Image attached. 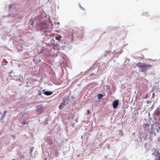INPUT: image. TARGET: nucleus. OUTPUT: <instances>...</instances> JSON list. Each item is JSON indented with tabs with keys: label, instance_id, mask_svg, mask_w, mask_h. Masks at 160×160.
Listing matches in <instances>:
<instances>
[{
	"label": "nucleus",
	"instance_id": "18",
	"mask_svg": "<svg viewBox=\"0 0 160 160\" xmlns=\"http://www.w3.org/2000/svg\"><path fill=\"white\" fill-rule=\"evenodd\" d=\"M33 23H34V22H33V21H32V25H33Z\"/></svg>",
	"mask_w": 160,
	"mask_h": 160
},
{
	"label": "nucleus",
	"instance_id": "13",
	"mask_svg": "<svg viewBox=\"0 0 160 160\" xmlns=\"http://www.w3.org/2000/svg\"><path fill=\"white\" fill-rule=\"evenodd\" d=\"M87 114L88 115V114H90V111L89 110H87Z\"/></svg>",
	"mask_w": 160,
	"mask_h": 160
},
{
	"label": "nucleus",
	"instance_id": "1",
	"mask_svg": "<svg viewBox=\"0 0 160 160\" xmlns=\"http://www.w3.org/2000/svg\"><path fill=\"white\" fill-rule=\"evenodd\" d=\"M137 66L140 68V70L141 72L146 71L152 66L151 65L149 64L140 62L138 63L137 64Z\"/></svg>",
	"mask_w": 160,
	"mask_h": 160
},
{
	"label": "nucleus",
	"instance_id": "12",
	"mask_svg": "<svg viewBox=\"0 0 160 160\" xmlns=\"http://www.w3.org/2000/svg\"><path fill=\"white\" fill-rule=\"evenodd\" d=\"M59 108L60 109H61L63 108V106L61 104L59 106Z\"/></svg>",
	"mask_w": 160,
	"mask_h": 160
},
{
	"label": "nucleus",
	"instance_id": "15",
	"mask_svg": "<svg viewBox=\"0 0 160 160\" xmlns=\"http://www.w3.org/2000/svg\"><path fill=\"white\" fill-rule=\"evenodd\" d=\"M78 118H76L75 119V121L76 122H78Z\"/></svg>",
	"mask_w": 160,
	"mask_h": 160
},
{
	"label": "nucleus",
	"instance_id": "6",
	"mask_svg": "<svg viewBox=\"0 0 160 160\" xmlns=\"http://www.w3.org/2000/svg\"><path fill=\"white\" fill-rule=\"evenodd\" d=\"M144 129L145 131L148 132L149 130V125L148 124H145L144 126Z\"/></svg>",
	"mask_w": 160,
	"mask_h": 160
},
{
	"label": "nucleus",
	"instance_id": "14",
	"mask_svg": "<svg viewBox=\"0 0 160 160\" xmlns=\"http://www.w3.org/2000/svg\"><path fill=\"white\" fill-rule=\"evenodd\" d=\"M148 94H147V95L145 96L144 97V98L146 99L148 97Z\"/></svg>",
	"mask_w": 160,
	"mask_h": 160
},
{
	"label": "nucleus",
	"instance_id": "20",
	"mask_svg": "<svg viewBox=\"0 0 160 160\" xmlns=\"http://www.w3.org/2000/svg\"><path fill=\"white\" fill-rule=\"evenodd\" d=\"M41 94V93H40L39 94V95H40Z\"/></svg>",
	"mask_w": 160,
	"mask_h": 160
},
{
	"label": "nucleus",
	"instance_id": "3",
	"mask_svg": "<svg viewBox=\"0 0 160 160\" xmlns=\"http://www.w3.org/2000/svg\"><path fill=\"white\" fill-rule=\"evenodd\" d=\"M44 110V108L39 106L37 107V109L36 110V112L38 114H41Z\"/></svg>",
	"mask_w": 160,
	"mask_h": 160
},
{
	"label": "nucleus",
	"instance_id": "8",
	"mask_svg": "<svg viewBox=\"0 0 160 160\" xmlns=\"http://www.w3.org/2000/svg\"><path fill=\"white\" fill-rule=\"evenodd\" d=\"M61 38H62V37L60 35H58L55 37V39L58 41L61 40Z\"/></svg>",
	"mask_w": 160,
	"mask_h": 160
},
{
	"label": "nucleus",
	"instance_id": "5",
	"mask_svg": "<svg viewBox=\"0 0 160 160\" xmlns=\"http://www.w3.org/2000/svg\"><path fill=\"white\" fill-rule=\"evenodd\" d=\"M55 41L53 39H52L50 40V45H52L53 47V48L55 49V47H57L58 45V44H56L55 43Z\"/></svg>",
	"mask_w": 160,
	"mask_h": 160
},
{
	"label": "nucleus",
	"instance_id": "2",
	"mask_svg": "<svg viewBox=\"0 0 160 160\" xmlns=\"http://www.w3.org/2000/svg\"><path fill=\"white\" fill-rule=\"evenodd\" d=\"M152 154L155 156L156 160H160V152H159L158 151H157L156 149H154V152Z\"/></svg>",
	"mask_w": 160,
	"mask_h": 160
},
{
	"label": "nucleus",
	"instance_id": "19",
	"mask_svg": "<svg viewBox=\"0 0 160 160\" xmlns=\"http://www.w3.org/2000/svg\"><path fill=\"white\" fill-rule=\"evenodd\" d=\"M26 123H26V122H23V124H26Z\"/></svg>",
	"mask_w": 160,
	"mask_h": 160
},
{
	"label": "nucleus",
	"instance_id": "11",
	"mask_svg": "<svg viewBox=\"0 0 160 160\" xmlns=\"http://www.w3.org/2000/svg\"><path fill=\"white\" fill-rule=\"evenodd\" d=\"M34 148L33 147H31L30 148L29 150L30 153L31 155L32 154V153L33 152V149H34Z\"/></svg>",
	"mask_w": 160,
	"mask_h": 160
},
{
	"label": "nucleus",
	"instance_id": "16",
	"mask_svg": "<svg viewBox=\"0 0 160 160\" xmlns=\"http://www.w3.org/2000/svg\"><path fill=\"white\" fill-rule=\"evenodd\" d=\"M12 137H13L14 138H15V136H13V135H12Z\"/></svg>",
	"mask_w": 160,
	"mask_h": 160
},
{
	"label": "nucleus",
	"instance_id": "7",
	"mask_svg": "<svg viewBox=\"0 0 160 160\" xmlns=\"http://www.w3.org/2000/svg\"><path fill=\"white\" fill-rule=\"evenodd\" d=\"M53 92L52 91H46L44 92V94L47 96H49L52 94Z\"/></svg>",
	"mask_w": 160,
	"mask_h": 160
},
{
	"label": "nucleus",
	"instance_id": "17",
	"mask_svg": "<svg viewBox=\"0 0 160 160\" xmlns=\"http://www.w3.org/2000/svg\"><path fill=\"white\" fill-rule=\"evenodd\" d=\"M158 142H160V139H159V138H158Z\"/></svg>",
	"mask_w": 160,
	"mask_h": 160
},
{
	"label": "nucleus",
	"instance_id": "10",
	"mask_svg": "<svg viewBox=\"0 0 160 160\" xmlns=\"http://www.w3.org/2000/svg\"><path fill=\"white\" fill-rule=\"evenodd\" d=\"M7 113V111H5L3 112V114L2 115V119L4 118L5 116Z\"/></svg>",
	"mask_w": 160,
	"mask_h": 160
},
{
	"label": "nucleus",
	"instance_id": "4",
	"mask_svg": "<svg viewBox=\"0 0 160 160\" xmlns=\"http://www.w3.org/2000/svg\"><path fill=\"white\" fill-rule=\"evenodd\" d=\"M119 104V100H115L113 101L112 106L113 108L116 109L117 108Z\"/></svg>",
	"mask_w": 160,
	"mask_h": 160
},
{
	"label": "nucleus",
	"instance_id": "9",
	"mask_svg": "<svg viewBox=\"0 0 160 160\" xmlns=\"http://www.w3.org/2000/svg\"><path fill=\"white\" fill-rule=\"evenodd\" d=\"M103 97V95L102 94L99 93L98 95V99L101 98Z\"/></svg>",
	"mask_w": 160,
	"mask_h": 160
}]
</instances>
